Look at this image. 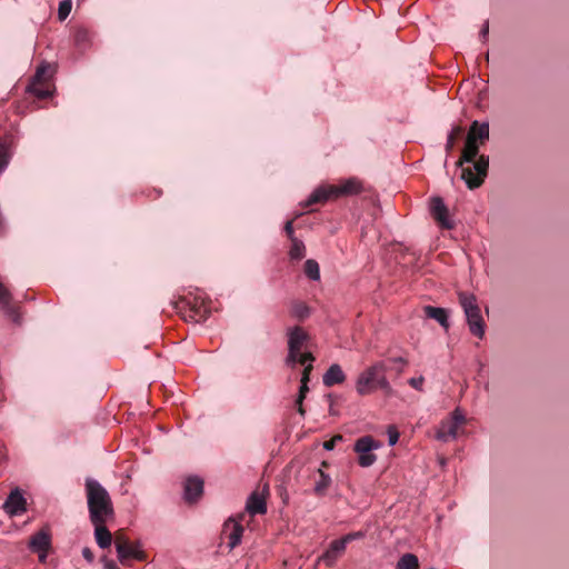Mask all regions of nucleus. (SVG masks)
<instances>
[{"instance_id":"7ed1b4c3","label":"nucleus","mask_w":569,"mask_h":569,"mask_svg":"<svg viewBox=\"0 0 569 569\" xmlns=\"http://www.w3.org/2000/svg\"><path fill=\"white\" fill-rule=\"evenodd\" d=\"M363 190L362 182L358 178H349L340 184H322L313 190L302 207H310L317 203H323L329 199L358 194Z\"/></svg>"},{"instance_id":"a211bd4d","label":"nucleus","mask_w":569,"mask_h":569,"mask_svg":"<svg viewBox=\"0 0 569 569\" xmlns=\"http://www.w3.org/2000/svg\"><path fill=\"white\" fill-rule=\"evenodd\" d=\"M231 528V531L228 533V547L230 550L234 549L241 541L243 527L239 522L229 519L223 527V532L227 533L228 529Z\"/></svg>"},{"instance_id":"f3484780","label":"nucleus","mask_w":569,"mask_h":569,"mask_svg":"<svg viewBox=\"0 0 569 569\" xmlns=\"http://www.w3.org/2000/svg\"><path fill=\"white\" fill-rule=\"evenodd\" d=\"M30 549L36 551H48L51 547V538L48 529H41L39 532L33 535L29 542Z\"/></svg>"},{"instance_id":"9b49d317","label":"nucleus","mask_w":569,"mask_h":569,"mask_svg":"<svg viewBox=\"0 0 569 569\" xmlns=\"http://www.w3.org/2000/svg\"><path fill=\"white\" fill-rule=\"evenodd\" d=\"M49 71V66H39L31 83L28 86V91L39 99H46L51 94L50 84L48 82Z\"/></svg>"},{"instance_id":"a18cd8bd","label":"nucleus","mask_w":569,"mask_h":569,"mask_svg":"<svg viewBox=\"0 0 569 569\" xmlns=\"http://www.w3.org/2000/svg\"><path fill=\"white\" fill-rule=\"evenodd\" d=\"M81 36H86V33H84V32H79V33L77 34V38H78V39H80V37H81Z\"/></svg>"},{"instance_id":"f03ea898","label":"nucleus","mask_w":569,"mask_h":569,"mask_svg":"<svg viewBox=\"0 0 569 569\" xmlns=\"http://www.w3.org/2000/svg\"><path fill=\"white\" fill-rule=\"evenodd\" d=\"M86 493L91 522H106L114 515L108 491L94 479L86 480Z\"/></svg>"},{"instance_id":"4c0bfd02","label":"nucleus","mask_w":569,"mask_h":569,"mask_svg":"<svg viewBox=\"0 0 569 569\" xmlns=\"http://www.w3.org/2000/svg\"><path fill=\"white\" fill-rule=\"evenodd\" d=\"M399 435L397 431H389V445L393 446L398 441Z\"/></svg>"},{"instance_id":"473e14b6","label":"nucleus","mask_w":569,"mask_h":569,"mask_svg":"<svg viewBox=\"0 0 569 569\" xmlns=\"http://www.w3.org/2000/svg\"><path fill=\"white\" fill-rule=\"evenodd\" d=\"M423 381H425V378L422 376L418 377V378H410L408 380V383L415 388L416 390H419L421 391L422 390V385H423Z\"/></svg>"},{"instance_id":"a878e982","label":"nucleus","mask_w":569,"mask_h":569,"mask_svg":"<svg viewBox=\"0 0 569 569\" xmlns=\"http://www.w3.org/2000/svg\"><path fill=\"white\" fill-rule=\"evenodd\" d=\"M306 247L303 242L299 239L291 240V248L289 251L290 258L295 260H300L305 257Z\"/></svg>"},{"instance_id":"cd10ccee","label":"nucleus","mask_w":569,"mask_h":569,"mask_svg":"<svg viewBox=\"0 0 569 569\" xmlns=\"http://www.w3.org/2000/svg\"><path fill=\"white\" fill-rule=\"evenodd\" d=\"M386 362L388 365V371L393 370L397 376L403 372L405 366L407 365V361L401 357L388 359Z\"/></svg>"},{"instance_id":"20e7f679","label":"nucleus","mask_w":569,"mask_h":569,"mask_svg":"<svg viewBox=\"0 0 569 569\" xmlns=\"http://www.w3.org/2000/svg\"><path fill=\"white\" fill-rule=\"evenodd\" d=\"M309 336L300 327H295L288 333V355L284 363L289 368H296L297 365H305L307 361L313 362L315 357L308 350Z\"/></svg>"},{"instance_id":"ddd939ff","label":"nucleus","mask_w":569,"mask_h":569,"mask_svg":"<svg viewBox=\"0 0 569 569\" xmlns=\"http://www.w3.org/2000/svg\"><path fill=\"white\" fill-rule=\"evenodd\" d=\"M3 510L10 516H18L27 510V500L19 488L10 492L3 503Z\"/></svg>"},{"instance_id":"5701e85b","label":"nucleus","mask_w":569,"mask_h":569,"mask_svg":"<svg viewBox=\"0 0 569 569\" xmlns=\"http://www.w3.org/2000/svg\"><path fill=\"white\" fill-rule=\"evenodd\" d=\"M425 315L430 318L438 321L442 327L448 328V315L443 308L432 307V306H426L423 308Z\"/></svg>"},{"instance_id":"e433bc0d","label":"nucleus","mask_w":569,"mask_h":569,"mask_svg":"<svg viewBox=\"0 0 569 569\" xmlns=\"http://www.w3.org/2000/svg\"><path fill=\"white\" fill-rule=\"evenodd\" d=\"M309 391V387H308V383H305V385H300V389H299V393H298V397L300 398V400H305L307 393Z\"/></svg>"},{"instance_id":"c9c22d12","label":"nucleus","mask_w":569,"mask_h":569,"mask_svg":"<svg viewBox=\"0 0 569 569\" xmlns=\"http://www.w3.org/2000/svg\"><path fill=\"white\" fill-rule=\"evenodd\" d=\"M82 556L89 562L93 561V559H94V555H93L92 550L88 547L82 549Z\"/></svg>"},{"instance_id":"f704fd0d","label":"nucleus","mask_w":569,"mask_h":569,"mask_svg":"<svg viewBox=\"0 0 569 569\" xmlns=\"http://www.w3.org/2000/svg\"><path fill=\"white\" fill-rule=\"evenodd\" d=\"M284 232L288 236L290 240L296 239L295 231H293V220H289L284 224Z\"/></svg>"},{"instance_id":"b1692460","label":"nucleus","mask_w":569,"mask_h":569,"mask_svg":"<svg viewBox=\"0 0 569 569\" xmlns=\"http://www.w3.org/2000/svg\"><path fill=\"white\" fill-rule=\"evenodd\" d=\"M319 479L316 481L313 491L316 496L322 497L327 493L328 488L331 485V478L329 475L325 473L322 469L318 470Z\"/></svg>"},{"instance_id":"79ce46f5","label":"nucleus","mask_w":569,"mask_h":569,"mask_svg":"<svg viewBox=\"0 0 569 569\" xmlns=\"http://www.w3.org/2000/svg\"><path fill=\"white\" fill-rule=\"evenodd\" d=\"M309 381H310V373L302 372L300 382H302V385H305V383H309Z\"/></svg>"},{"instance_id":"2f4dec72","label":"nucleus","mask_w":569,"mask_h":569,"mask_svg":"<svg viewBox=\"0 0 569 569\" xmlns=\"http://www.w3.org/2000/svg\"><path fill=\"white\" fill-rule=\"evenodd\" d=\"M363 536H365V533L362 531H357V532H350L340 539H341V541H343L345 546L347 547V545L349 542H351L352 540H356V539H361V538H363Z\"/></svg>"},{"instance_id":"c756f323","label":"nucleus","mask_w":569,"mask_h":569,"mask_svg":"<svg viewBox=\"0 0 569 569\" xmlns=\"http://www.w3.org/2000/svg\"><path fill=\"white\" fill-rule=\"evenodd\" d=\"M463 129L461 127H455L450 133L448 134V140L446 144L447 151L452 150L456 139L462 133Z\"/></svg>"},{"instance_id":"58836bf2","label":"nucleus","mask_w":569,"mask_h":569,"mask_svg":"<svg viewBox=\"0 0 569 569\" xmlns=\"http://www.w3.org/2000/svg\"><path fill=\"white\" fill-rule=\"evenodd\" d=\"M303 400H300L299 397H297L296 399V407H297V411L301 415V416H305V409H303V405H302Z\"/></svg>"},{"instance_id":"72a5a7b5","label":"nucleus","mask_w":569,"mask_h":569,"mask_svg":"<svg viewBox=\"0 0 569 569\" xmlns=\"http://www.w3.org/2000/svg\"><path fill=\"white\" fill-rule=\"evenodd\" d=\"M342 439H343V438H342V436H341V435H337V436L332 437L330 440L325 441V443H323V448H325L326 450H332V449L335 448L336 443H337L338 441H342Z\"/></svg>"},{"instance_id":"4be33fe9","label":"nucleus","mask_w":569,"mask_h":569,"mask_svg":"<svg viewBox=\"0 0 569 569\" xmlns=\"http://www.w3.org/2000/svg\"><path fill=\"white\" fill-rule=\"evenodd\" d=\"M247 510L251 515H262L267 512V503L264 498L258 492H252L247 501Z\"/></svg>"},{"instance_id":"bb28decb","label":"nucleus","mask_w":569,"mask_h":569,"mask_svg":"<svg viewBox=\"0 0 569 569\" xmlns=\"http://www.w3.org/2000/svg\"><path fill=\"white\" fill-rule=\"evenodd\" d=\"M305 273L308 278L311 280H319L320 279V269L319 264L316 260L309 259L305 262Z\"/></svg>"},{"instance_id":"393cba45","label":"nucleus","mask_w":569,"mask_h":569,"mask_svg":"<svg viewBox=\"0 0 569 569\" xmlns=\"http://www.w3.org/2000/svg\"><path fill=\"white\" fill-rule=\"evenodd\" d=\"M419 560L413 553H405L397 563V569H418Z\"/></svg>"},{"instance_id":"1a4fd4ad","label":"nucleus","mask_w":569,"mask_h":569,"mask_svg":"<svg viewBox=\"0 0 569 569\" xmlns=\"http://www.w3.org/2000/svg\"><path fill=\"white\" fill-rule=\"evenodd\" d=\"M379 447L380 443L371 436L359 438L355 443V451L358 455V463L363 468L372 466L377 460V456L372 451Z\"/></svg>"},{"instance_id":"7c9ffc66","label":"nucleus","mask_w":569,"mask_h":569,"mask_svg":"<svg viewBox=\"0 0 569 569\" xmlns=\"http://www.w3.org/2000/svg\"><path fill=\"white\" fill-rule=\"evenodd\" d=\"M293 313L300 319L306 318L309 315V308L301 302H297L293 306Z\"/></svg>"},{"instance_id":"aec40b11","label":"nucleus","mask_w":569,"mask_h":569,"mask_svg":"<svg viewBox=\"0 0 569 569\" xmlns=\"http://www.w3.org/2000/svg\"><path fill=\"white\" fill-rule=\"evenodd\" d=\"M346 376L341 369V367L337 363L331 365L329 369L323 375V385L327 387H332L337 383L343 382Z\"/></svg>"},{"instance_id":"39448f33","label":"nucleus","mask_w":569,"mask_h":569,"mask_svg":"<svg viewBox=\"0 0 569 569\" xmlns=\"http://www.w3.org/2000/svg\"><path fill=\"white\" fill-rule=\"evenodd\" d=\"M388 371L387 362L379 361L361 372L357 379L356 389L359 395L365 396L381 389L387 393L391 392V387L386 378Z\"/></svg>"},{"instance_id":"ea45409f","label":"nucleus","mask_w":569,"mask_h":569,"mask_svg":"<svg viewBox=\"0 0 569 569\" xmlns=\"http://www.w3.org/2000/svg\"><path fill=\"white\" fill-rule=\"evenodd\" d=\"M488 32H489V23L486 22L480 31V36L482 39H486V37L488 36Z\"/></svg>"},{"instance_id":"412c9836","label":"nucleus","mask_w":569,"mask_h":569,"mask_svg":"<svg viewBox=\"0 0 569 569\" xmlns=\"http://www.w3.org/2000/svg\"><path fill=\"white\" fill-rule=\"evenodd\" d=\"M12 136H0V172L6 169L11 157Z\"/></svg>"},{"instance_id":"c85d7f7f","label":"nucleus","mask_w":569,"mask_h":569,"mask_svg":"<svg viewBox=\"0 0 569 569\" xmlns=\"http://www.w3.org/2000/svg\"><path fill=\"white\" fill-rule=\"evenodd\" d=\"M72 8V1L71 0H62L59 3L58 8V18L60 21H63L67 19V17L70 14Z\"/></svg>"},{"instance_id":"49530a36","label":"nucleus","mask_w":569,"mask_h":569,"mask_svg":"<svg viewBox=\"0 0 569 569\" xmlns=\"http://www.w3.org/2000/svg\"><path fill=\"white\" fill-rule=\"evenodd\" d=\"M328 463L326 461L322 462V467H327Z\"/></svg>"},{"instance_id":"c03bdc74","label":"nucleus","mask_w":569,"mask_h":569,"mask_svg":"<svg viewBox=\"0 0 569 569\" xmlns=\"http://www.w3.org/2000/svg\"><path fill=\"white\" fill-rule=\"evenodd\" d=\"M106 569H119V568L113 561H108L106 563Z\"/></svg>"},{"instance_id":"6ab92c4d","label":"nucleus","mask_w":569,"mask_h":569,"mask_svg":"<svg viewBox=\"0 0 569 569\" xmlns=\"http://www.w3.org/2000/svg\"><path fill=\"white\" fill-rule=\"evenodd\" d=\"M106 522H92L94 526V537L98 546L102 549L109 548L112 543V535L104 526Z\"/></svg>"},{"instance_id":"f8f14e48","label":"nucleus","mask_w":569,"mask_h":569,"mask_svg":"<svg viewBox=\"0 0 569 569\" xmlns=\"http://www.w3.org/2000/svg\"><path fill=\"white\" fill-rule=\"evenodd\" d=\"M430 213L441 228L447 229V230L453 229L455 223L449 218V211H448V208L446 207V204L443 203L442 198H440V197L431 198Z\"/></svg>"},{"instance_id":"dca6fc26","label":"nucleus","mask_w":569,"mask_h":569,"mask_svg":"<svg viewBox=\"0 0 569 569\" xmlns=\"http://www.w3.org/2000/svg\"><path fill=\"white\" fill-rule=\"evenodd\" d=\"M203 492V481L198 477H190L184 483V498L188 502L197 501Z\"/></svg>"},{"instance_id":"a19ab883","label":"nucleus","mask_w":569,"mask_h":569,"mask_svg":"<svg viewBox=\"0 0 569 569\" xmlns=\"http://www.w3.org/2000/svg\"><path fill=\"white\" fill-rule=\"evenodd\" d=\"M305 368L302 370V372H308L311 375V371L313 370V366H312V362L310 361H307L305 365H302Z\"/></svg>"},{"instance_id":"4468645a","label":"nucleus","mask_w":569,"mask_h":569,"mask_svg":"<svg viewBox=\"0 0 569 569\" xmlns=\"http://www.w3.org/2000/svg\"><path fill=\"white\" fill-rule=\"evenodd\" d=\"M0 308L13 322H19L18 307L12 302V296L2 282H0Z\"/></svg>"},{"instance_id":"2eb2a0df","label":"nucleus","mask_w":569,"mask_h":569,"mask_svg":"<svg viewBox=\"0 0 569 569\" xmlns=\"http://www.w3.org/2000/svg\"><path fill=\"white\" fill-rule=\"evenodd\" d=\"M345 550L346 546L343 541H341V539H336L330 542L329 548L325 553H322L319 560L323 561L327 567H332Z\"/></svg>"},{"instance_id":"f257e3e1","label":"nucleus","mask_w":569,"mask_h":569,"mask_svg":"<svg viewBox=\"0 0 569 569\" xmlns=\"http://www.w3.org/2000/svg\"><path fill=\"white\" fill-rule=\"evenodd\" d=\"M489 140V123L475 120L468 131L461 156L456 162L461 179L470 190L479 188L488 176L489 157L479 154V147Z\"/></svg>"},{"instance_id":"9d476101","label":"nucleus","mask_w":569,"mask_h":569,"mask_svg":"<svg viewBox=\"0 0 569 569\" xmlns=\"http://www.w3.org/2000/svg\"><path fill=\"white\" fill-rule=\"evenodd\" d=\"M466 423V418L459 408L455 409L451 417L443 420L437 431L440 441L453 440L458 436V429Z\"/></svg>"},{"instance_id":"37998d69","label":"nucleus","mask_w":569,"mask_h":569,"mask_svg":"<svg viewBox=\"0 0 569 569\" xmlns=\"http://www.w3.org/2000/svg\"><path fill=\"white\" fill-rule=\"evenodd\" d=\"M39 553V561L44 563L47 560V552L48 551H37Z\"/></svg>"},{"instance_id":"0eeeda50","label":"nucleus","mask_w":569,"mask_h":569,"mask_svg":"<svg viewBox=\"0 0 569 569\" xmlns=\"http://www.w3.org/2000/svg\"><path fill=\"white\" fill-rule=\"evenodd\" d=\"M458 298L466 315L470 332L481 339L485 336V322L480 313L477 298L467 292H459Z\"/></svg>"},{"instance_id":"423d86ee","label":"nucleus","mask_w":569,"mask_h":569,"mask_svg":"<svg viewBox=\"0 0 569 569\" xmlns=\"http://www.w3.org/2000/svg\"><path fill=\"white\" fill-rule=\"evenodd\" d=\"M173 308L184 321L203 322L210 315L204 300L199 297H182L173 302Z\"/></svg>"},{"instance_id":"6e6552de","label":"nucleus","mask_w":569,"mask_h":569,"mask_svg":"<svg viewBox=\"0 0 569 569\" xmlns=\"http://www.w3.org/2000/svg\"><path fill=\"white\" fill-rule=\"evenodd\" d=\"M114 545L118 559L122 565H126L129 559H136L138 561L147 560V553L141 549V542H131L123 530L116 532Z\"/></svg>"}]
</instances>
